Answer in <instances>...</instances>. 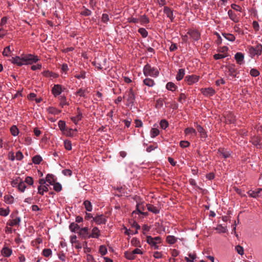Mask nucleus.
I'll list each match as a JSON object with an SVG mask.
<instances>
[{
    "label": "nucleus",
    "instance_id": "412c9836",
    "mask_svg": "<svg viewBox=\"0 0 262 262\" xmlns=\"http://www.w3.org/2000/svg\"><path fill=\"white\" fill-rule=\"evenodd\" d=\"M21 219L20 217H17L16 219L12 220H9L7 222V225L10 226H14L16 225H19Z\"/></svg>",
    "mask_w": 262,
    "mask_h": 262
},
{
    "label": "nucleus",
    "instance_id": "2eb2a0df",
    "mask_svg": "<svg viewBox=\"0 0 262 262\" xmlns=\"http://www.w3.org/2000/svg\"><path fill=\"white\" fill-rule=\"evenodd\" d=\"M164 13L166 15L167 17L169 18L171 22L173 21L174 17L173 11L168 7H164L163 9Z\"/></svg>",
    "mask_w": 262,
    "mask_h": 262
},
{
    "label": "nucleus",
    "instance_id": "13d9d810",
    "mask_svg": "<svg viewBox=\"0 0 262 262\" xmlns=\"http://www.w3.org/2000/svg\"><path fill=\"white\" fill-rule=\"evenodd\" d=\"M99 252L102 255H104L107 253V249L105 246L101 245L99 247Z\"/></svg>",
    "mask_w": 262,
    "mask_h": 262
},
{
    "label": "nucleus",
    "instance_id": "603ef678",
    "mask_svg": "<svg viewBox=\"0 0 262 262\" xmlns=\"http://www.w3.org/2000/svg\"><path fill=\"white\" fill-rule=\"evenodd\" d=\"M80 13L82 15L88 16L91 15L92 12L89 9L87 8H84L82 11H81Z\"/></svg>",
    "mask_w": 262,
    "mask_h": 262
},
{
    "label": "nucleus",
    "instance_id": "f257e3e1",
    "mask_svg": "<svg viewBox=\"0 0 262 262\" xmlns=\"http://www.w3.org/2000/svg\"><path fill=\"white\" fill-rule=\"evenodd\" d=\"M143 74L145 76L157 77L159 75V72L156 68L152 67L147 63L144 67Z\"/></svg>",
    "mask_w": 262,
    "mask_h": 262
},
{
    "label": "nucleus",
    "instance_id": "f03ea898",
    "mask_svg": "<svg viewBox=\"0 0 262 262\" xmlns=\"http://www.w3.org/2000/svg\"><path fill=\"white\" fill-rule=\"evenodd\" d=\"M248 53L250 56L253 58L255 55H259L262 52V45L258 44L255 47L250 46L248 48Z\"/></svg>",
    "mask_w": 262,
    "mask_h": 262
},
{
    "label": "nucleus",
    "instance_id": "de8ad7c7",
    "mask_svg": "<svg viewBox=\"0 0 262 262\" xmlns=\"http://www.w3.org/2000/svg\"><path fill=\"white\" fill-rule=\"evenodd\" d=\"M26 188V185L24 182L21 181L19 182V184H18V189L19 191L21 192H24Z\"/></svg>",
    "mask_w": 262,
    "mask_h": 262
},
{
    "label": "nucleus",
    "instance_id": "5701e85b",
    "mask_svg": "<svg viewBox=\"0 0 262 262\" xmlns=\"http://www.w3.org/2000/svg\"><path fill=\"white\" fill-rule=\"evenodd\" d=\"M185 74V71L184 69H180L179 70L177 75L176 78L178 81L181 80L184 77Z\"/></svg>",
    "mask_w": 262,
    "mask_h": 262
},
{
    "label": "nucleus",
    "instance_id": "49530a36",
    "mask_svg": "<svg viewBox=\"0 0 262 262\" xmlns=\"http://www.w3.org/2000/svg\"><path fill=\"white\" fill-rule=\"evenodd\" d=\"M10 131L12 135L14 136H16L18 134V129L15 125H13L11 128Z\"/></svg>",
    "mask_w": 262,
    "mask_h": 262
},
{
    "label": "nucleus",
    "instance_id": "3c124183",
    "mask_svg": "<svg viewBox=\"0 0 262 262\" xmlns=\"http://www.w3.org/2000/svg\"><path fill=\"white\" fill-rule=\"evenodd\" d=\"M42 254L44 256L48 257L52 254V250L50 249H45L42 251Z\"/></svg>",
    "mask_w": 262,
    "mask_h": 262
},
{
    "label": "nucleus",
    "instance_id": "4468645a",
    "mask_svg": "<svg viewBox=\"0 0 262 262\" xmlns=\"http://www.w3.org/2000/svg\"><path fill=\"white\" fill-rule=\"evenodd\" d=\"M187 33L194 40H198L200 39V34L196 30H190L188 31Z\"/></svg>",
    "mask_w": 262,
    "mask_h": 262
},
{
    "label": "nucleus",
    "instance_id": "864d4df0",
    "mask_svg": "<svg viewBox=\"0 0 262 262\" xmlns=\"http://www.w3.org/2000/svg\"><path fill=\"white\" fill-rule=\"evenodd\" d=\"M131 244L133 246H136V247H141L139 241L135 237H134L132 238V239L131 240Z\"/></svg>",
    "mask_w": 262,
    "mask_h": 262
},
{
    "label": "nucleus",
    "instance_id": "1a4fd4ad",
    "mask_svg": "<svg viewBox=\"0 0 262 262\" xmlns=\"http://www.w3.org/2000/svg\"><path fill=\"white\" fill-rule=\"evenodd\" d=\"M10 61L12 63L17 64L18 66L24 65V56L21 58L19 56L12 57V58L10 59Z\"/></svg>",
    "mask_w": 262,
    "mask_h": 262
},
{
    "label": "nucleus",
    "instance_id": "c756f323",
    "mask_svg": "<svg viewBox=\"0 0 262 262\" xmlns=\"http://www.w3.org/2000/svg\"><path fill=\"white\" fill-rule=\"evenodd\" d=\"M139 22L141 23L142 25H145L149 22V20L148 18L146 17V15H144L141 16L139 18Z\"/></svg>",
    "mask_w": 262,
    "mask_h": 262
},
{
    "label": "nucleus",
    "instance_id": "09e8293b",
    "mask_svg": "<svg viewBox=\"0 0 262 262\" xmlns=\"http://www.w3.org/2000/svg\"><path fill=\"white\" fill-rule=\"evenodd\" d=\"M160 125L162 129H165L168 126V122L165 119H162L160 121Z\"/></svg>",
    "mask_w": 262,
    "mask_h": 262
},
{
    "label": "nucleus",
    "instance_id": "ddd939ff",
    "mask_svg": "<svg viewBox=\"0 0 262 262\" xmlns=\"http://www.w3.org/2000/svg\"><path fill=\"white\" fill-rule=\"evenodd\" d=\"M201 92L205 96H213L215 93V90L212 88L202 89Z\"/></svg>",
    "mask_w": 262,
    "mask_h": 262
},
{
    "label": "nucleus",
    "instance_id": "f3484780",
    "mask_svg": "<svg viewBox=\"0 0 262 262\" xmlns=\"http://www.w3.org/2000/svg\"><path fill=\"white\" fill-rule=\"evenodd\" d=\"M218 154L220 156H222L225 159L229 158L231 155V152L224 148H220L218 150Z\"/></svg>",
    "mask_w": 262,
    "mask_h": 262
},
{
    "label": "nucleus",
    "instance_id": "79ce46f5",
    "mask_svg": "<svg viewBox=\"0 0 262 262\" xmlns=\"http://www.w3.org/2000/svg\"><path fill=\"white\" fill-rule=\"evenodd\" d=\"M159 134V130L157 128H152L150 130V136L152 138H155Z\"/></svg>",
    "mask_w": 262,
    "mask_h": 262
},
{
    "label": "nucleus",
    "instance_id": "680f3d73",
    "mask_svg": "<svg viewBox=\"0 0 262 262\" xmlns=\"http://www.w3.org/2000/svg\"><path fill=\"white\" fill-rule=\"evenodd\" d=\"M24 182L30 185H32L33 184V179L32 177L28 176L26 178Z\"/></svg>",
    "mask_w": 262,
    "mask_h": 262
},
{
    "label": "nucleus",
    "instance_id": "393cba45",
    "mask_svg": "<svg viewBox=\"0 0 262 262\" xmlns=\"http://www.w3.org/2000/svg\"><path fill=\"white\" fill-rule=\"evenodd\" d=\"M244 56L242 53H236L235 55V59L237 63L239 64H242L244 60Z\"/></svg>",
    "mask_w": 262,
    "mask_h": 262
},
{
    "label": "nucleus",
    "instance_id": "20e7f679",
    "mask_svg": "<svg viewBox=\"0 0 262 262\" xmlns=\"http://www.w3.org/2000/svg\"><path fill=\"white\" fill-rule=\"evenodd\" d=\"M39 60L37 56L31 54H28L24 55V64H32L37 62Z\"/></svg>",
    "mask_w": 262,
    "mask_h": 262
},
{
    "label": "nucleus",
    "instance_id": "0eeeda50",
    "mask_svg": "<svg viewBox=\"0 0 262 262\" xmlns=\"http://www.w3.org/2000/svg\"><path fill=\"white\" fill-rule=\"evenodd\" d=\"M62 87L60 84H55L52 89V93L55 97L59 95L62 92Z\"/></svg>",
    "mask_w": 262,
    "mask_h": 262
},
{
    "label": "nucleus",
    "instance_id": "aec40b11",
    "mask_svg": "<svg viewBox=\"0 0 262 262\" xmlns=\"http://www.w3.org/2000/svg\"><path fill=\"white\" fill-rule=\"evenodd\" d=\"M147 210L155 214H158L160 212V209L154 206L152 204H148L146 205Z\"/></svg>",
    "mask_w": 262,
    "mask_h": 262
},
{
    "label": "nucleus",
    "instance_id": "2f4dec72",
    "mask_svg": "<svg viewBox=\"0 0 262 262\" xmlns=\"http://www.w3.org/2000/svg\"><path fill=\"white\" fill-rule=\"evenodd\" d=\"M140 207V205L139 204H137V206H136V210L133 212L132 214L133 215L134 214H138V213H139V214H142L143 215H145V216L147 215L148 213L147 212H144L142 211H141Z\"/></svg>",
    "mask_w": 262,
    "mask_h": 262
},
{
    "label": "nucleus",
    "instance_id": "c9c22d12",
    "mask_svg": "<svg viewBox=\"0 0 262 262\" xmlns=\"http://www.w3.org/2000/svg\"><path fill=\"white\" fill-rule=\"evenodd\" d=\"M83 205L85 207L86 210L88 211H91L92 210V205L91 203L88 201L86 200L83 202Z\"/></svg>",
    "mask_w": 262,
    "mask_h": 262
},
{
    "label": "nucleus",
    "instance_id": "cd10ccee",
    "mask_svg": "<svg viewBox=\"0 0 262 262\" xmlns=\"http://www.w3.org/2000/svg\"><path fill=\"white\" fill-rule=\"evenodd\" d=\"M2 254L5 257H9L12 254V250L7 247H4L2 250Z\"/></svg>",
    "mask_w": 262,
    "mask_h": 262
},
{
    "label": "nucleus",
    "instance_id": "774afa93",
    "mask_svg": "<svg viewBox=\"0 0 262 262\" xmlns=\"http://www.w3.org/2000/svg\"><path fill=\"white\" fill-rule=\"evenodd\" d=\"M11 50L9 46L6 47L3 52V55L4 56H8L9 54L10 53Z\"/></svg>",
    "mask_w": 262,
    "mask_h": 262
},
{
    "label": "nucleus",
    "instance_id": "6ab92c4d",
    "mask_svg": "<svg viewBox=\"0 0 262 262\" xmlns=\"http://www.w3.org/2000/svg\"><path fill=\"white\" fill-rule=\"evenodd\" d=\"M147 243L152 246L155 249H158L159 246L157 243L154 241L153 237L151 236H147L146 237Z\"/></svg>",
    "mask_w": 262,
    "mask_h": 262
},
{
    "label": "nucleus",
    "instance_id": "8fccbe9b",
    "mask_svg": "<svg viewBox=\"0 0 262 262\" xmlns=\"http://www.w3.org/2000/svg\"><path fill=\"white\" fill-rule=\"evenodd\" d=\"M64 147L67 150H70L72 149V143L69 140H65L64 141Z\"/></svg>",
    "mask_w": 262,
    "mask_h": 262
},
{
    "label": "nucleus",
    "instance_id": "37998d69",
    "mask_svg": "<svg viewBox=\"0 0 262 262\" xmlns=\"http://www.w3.org/2000/svg\"><path fill=\"white\" fill-rule=\"evenodd\" d=\"M58 126L60 129L63 132L66 130V122L64 121L60 120L58 122Z\"/></svg>",
    "mask_w": 262,
    "mask_h": 262
},
{
    "label": "nucleus",
    "instance_id": "bf43d9fd",
    "mask_svg": "<svg viewBox=\"0 0 262 262\" xmlns=\"http://www.w3.org/2000/svg\"><path fill=\"white\" fill-rule=\"evenodd\" d=\"M60 100V105L62 107L65 105H69V104L67 102L66 98L64 96H61Z\"/></svg>",
    "mask_w": 262,
    "mask_h": 262
},
{
    "label": "nucleus",
    "instance_id": "f8f14e48",
    "mask_svg": "<svg viewBox=\"0 0 262 262\" xmlns=\"http://www.w3.org/2000/svg\"><path fill=\"white\" fill-rule=\"evenodd\" d=\"M82 118V113L79 107L77 108V115L75 117L71 118V120L75 123L77 124L78 122L81 120Z\"/></svg>",
    "mask_w": 262,
    "mask_h": 262
},
{
    "label": "nucleus",
    "instance_id": "69168bd1",
    "mask_svg": "<svg viewBox=\"0 0 262 262\" xmlns=\"http://www.w3.org/2000/svg\"><path fill=\"white\" fill-rule=\"evenodd\" d=\"M180 145L183 148H185L190 145V143L187 141H181L180 143Z\"/></svg>",
    "mask_w": 262,
    "mask_h": 262
},
{
    "label": "nucleus",
    "instance_id": "f704fd0d",
    "mask_svg": "<svg viewBox=\"0 0 262 262\" xmlns=\"http://www.w3.org/2000/svg\"><path fill=\"white\" fill-rule=\"evenodd\" d=\"M166 242L169 244H173L177 242V238L173 235H168L166 237Z\"/></svg>",
    "mask_w": 262,
    "mask_h": 262
},
{
    "label": "nucleus",
    "instance_id": "e2e57ef3",
    "mask_svg": "<svg viewBox=\"0 0 262 262\" xmlns=\"http://www.w3.org/2000/svg\"><path fill=\"white\" fill-rule=\"evenodd\" d=\"M235 250L239 254L242 255L244 254V249L242 246L239 245L236 246L235 247Z\"/></svg>",
    "mask_w": 262,
    "mask_h": 262
},
{
    "label": "nucleus",
    "instance_id": "a878e982",
    "mask_svg": "<svg viewBox=\"0 0 262 262\" xmlns=\"http://www.w3.org/2000/svg\"><path fill=\"white\" fill-rule=\"evenodd\" d=\"M143 82L144 85L148 87H152L155 85V83L154 80L149 78H146L143 80Z\"/></svg>",
    "mask_w": 262,
    "mask_h": 262
},
{
    "label": "nucleus",
    "instance_id": "5fc2aeb1",
    "mask_svg": "<svg viewBox=\"0 0 262 262\" xmlns=\"http://www.w3.org/2000/svg\"><path fill=\"white\" fill-rule=\"evenodd\" d=\"M9 209H5L3 208H0V215L2 216H7L9 213Z\"/></svg>",
    "mask_w": 262,
    "mask_h": 262
},
{
    "label": "nucleus",
    "instance_id": "0e129e2a",
    "mask_svg": "<svg viewBox=\"0 0 262 262\" xmlns=\"http://www.w3.org/2000/svg\"><path fill=\"white\" fill-rule=\"evenodd\" d=\"M24 158V156L23 153L20 151H18L15 156V158L17 160L20 161L21 160Z\"/></svg>",
    "mask_w": 262,
    "mask_h": 262
},
{
    "label": "nucleus",
    "instance_id": "338daca9",
    "mask_svg": "<svg viewBox=\"0 0 262 262\" xmlns=\"http://www.w3.org/2000/svg\"><path fill=\"white\" fill-rule=\"evenodd\" d=\"M186 99V96L185 95V94L184 93H181L180 94V96L178 98V101L180 102V103H183V101H185Z\"/></svg>",
    "mask_w": 262,
    "mask_h": 262
},
{
    "label": "nucleus",
    "instance_id": "39448f33",
    "mask_svg": "<svg viewBox=\"0 0 262 262\" xmlns=\"http://www.w3.org/2000/svg\"><path fill=\"white\" fill-rule=\"evenodd\" d=\"M200 79V76L196 75H187L185 77V81L188 85H192L197 82Z\"/></svg>",
    "mask_w": 262,
    "mask_h": 262
},
{
    "label": "nucleus",
    "instance_id": "c03bdc74",
    "mask_svg": "<svg viewBox=\"0 0 262 262\" xmlns=\"http://www.w3.org/2000/svg\"><path fill=\"white\" fill-rule=\"evenodd\" d=\"M138 32L144 38H145L148 36V32L143 28H139L138 30Z\"/></svg>",
    "mask_w": 262,
    "mask_h": 262
},
{
    "label": "nucleus",
    "instance_id": "ea45409f",
    "mask_svg": "<svg viewBox=\"0 0 262 262\" xmlns=\"http://www.w3.org/2000/svg\"><path fill=\"white\" fill-rule=\"evenodd\" d=\"M42 158L39 155H36L32 158V162L35 164H39L42 161Z\"/></svg>",
    "mask_w": 262,
    "mask_h": 262
},
{
    "label": "nucleus",
    "instance_id": "c85d7f7f",
    "mask_svg": "<svg viewBox=\"0 0 262 262\" xmlns=\"http://www.w3.org/2000/svg\"><path fill=\"white\" fill-rule=\"evenodd\" d=\"M124 256L129 260H133L136 258V255L132 251H126L124 252Z\"/></svg>",
    "mask_w": 262,
    "mask_h": 262
},
{
    "label": "nucleus",
    "instance_id": "4be33fe9",
    "mask_svg": "<svg viewBox=\"0 0 262 262\" xmlns=\"http://www.w3.org/2000/svg\"><path fill=\"white\" fill-rule=\"evenodd\" d=\"M228 14L229 18L233 20L235 23H237L239 21L238 17L237 16L236 14L234 13L232 10H229L228 11Z\"/></svg>",
    "mask_w": 262,
    "mask_h": 262
},
{
    "label": "nucleus",
    "instance_id": "6e6552de",
    "mask_svg": "<svg viewBox=\"0 0 262 262\" xmlns=\"http://www.w3.org/2000/svg\"><path fill=\"white\" fill-rule=\"evenodd\" d=\"M93 221L95 222L97 224H105L106 222V220L105 216L101 214L98 215L93 217Z\"/></svg>",
    "mask_w": 262,
    "mask_h": 262
},
{
    "label": "nucleus",
    "instance_id": "72a5a7b5",
    "mask_svg": "<svg viewBox=\"0 0 262 262\" xmlns=\"http://www.w3.org/2000/svg\"><path fill=\"white\" fill-rule=\"evenodd\" d=\"M69 228L72 232H76L80 229L79 225L75 223H72L69 226Z\"/></svg>",
    "mask_w": 262,
    "mask_h": 262
},
{
    "label": "nucleus",
    "instance_id": "473e14b6",
    "mask_svg": "<svg viewBox=\"0 0 262 262\" xmlns=\"http://www.w3.org/2000/svg\"><path fill=\"white\" fill-rule=\"evenodd\" d=\"M222 35L226 39L229 41H233L235 39V36L232 34L224 33H223Z\"/></svg>",
    "mask_w": 262,
    "mask_h": 262
},
{
    "label": "nucleus",
    "instance_id": "a211bd4d",
    "mask_svg": "<svg viewBox=\"0 0 262 262\" xmlns=\"http://www.w3.org/2000/svg\"><path fill=\"white\" fill-rule=\"evenodd\" d=\"M100 235V231L97 227H95L92 230V233L90 234V238H98Z\"/></svg>",
    "mask_w": 262,
    "mask_h": 262
},
{
    "label": "nucleus",
    "instance_id": "4d7b16f0",
    "mask_svg": "<svg viewBox=\"0 0 262 262\" xmlns=\"http://www.w3.org/2000/svg\"><path fill=\"white\" fill-rule=\"evenodd\" d=\"M75 77L77 79H84L85 78V72L83 71H81L79 74H76Z\"/></svg>",
    "mask_w": 262,
    "mask_h": 262
},
{
    "label": "nucleus",
    "instance_id": "e433bc0d",
    "mask_svg": "<svg viewBox=\"0 0 262 262\" xmlns=\"http://www.w3.org/2000/svg\"><path fill=\"white\" fill-rule=\"evenodd\" d=\"M86 92V90L80 89L76 92V93L75 94H76V95L79 96L80 97H82L83 98H86V96L85 95Z\"/></svg>",
    "mask_w": 262,
    "mask_h": 262
},
{
    "label": "nucleus",
    "instance_id": "7ed1b4c3",
    "mask_svg": "<svg viewBox=\"0 0 262 262\" xmlns=\"http://www.w3.org/2000/svg\"><path fill=\"white\" fill-rule=\"evenodd\" d=\"M123 98H125L127 101V105H133L136 99V95L132 88H130Z\"/></svg>",
    "mask_w": 262,
    "mask_h": 262
},
{
    "label": "nucleus",
    "instance_id": "58836bf2",
    "mask_svg": "<svg viewBox=\"0 0 262 262\" xmlns=\"http://www.w3.org/2000/svg\"><path fill=\"white\" fill-rule=\"evenodd\" d=\"M166 88L169 91H174L176 90L177 86L173 82H169L167 83Z\"/></svg>",
    "mask_w": 262,
    "mask_h": 262
},
{
    "label": "nucleus",
    "instance_id": "4c0bfd02",
    "mask_svg": "<svg viewBox=\"0 0 262 262\" xmlns=\"http://www.w3.org/2000/svg\"><path fill=\"white\" fill-rule=\"evenodd\" d=\"M47 111L49 113L52 114H58L61 112V111L58 110L55 107H50L47 109Z\"/></svg>",
    "mask_w": 262,
    "mask_h": 262
},
{
    "label": "nucleus",
    "instance_id": "dca6fc26",
    "mask_svg": "<svg viewBox=\"0 0 262 262\" xmlns=\"http://www.w3.org/2000/svg\"><path fill=\"white\" fill-rule=\"evenodd\" d=\"M227 69L228 70V72L229 73V76L232 77L233 78H235L236 76V69L235 68L234 64H230L228 65L227 67Z\"/></svg>",
    "mask_w": 262,
    "mask_h": 262
},
{
    "label": "nucleus",
    "instance_id": "b1692460",
    "mask_svg": "<svg viewBox=\"0 0 262 262\" xmlns=\"http://www.w3.org/2000/svg\"><path fill=\"white\" fill-rule=\"evenodd\" d=\"M184 133L186 135H191L193 136H196L197 135L196 131L192 127H187L185 128Z\"/></svg>",
    "mask_w": 262,
    "mask_h": 262
},
{
    "label": "nucleus",
    "instance_id": "6e6d98bb",
    "mask_svg": "<svg viewBox=\"0 0 262 262\" xmlns=\"http://www.w3.org/2000/svg\"><path fill=\"white\" fill-rule=\"evenodd\" d=\"M250 75L253 77H257L259 75V72L255 69H252L250 72Z\"/></svg>",
    "mask_w": 262,
    "mask_h": 262
},
{
    "label": "nucleus",
    "instance_id": "a19ab883",
    "mask_svg": "<svg viewBox=\"0 0 262 262\" xmlns=\"http://www.w3.org/2000/svg\"><path fill=\"white\" fill-rule=\"evenodd\" d=\"M52 185H53L54 190L57 192H59L62 189L61 185L59 183L55 182Z\"/></svg>",
    "mask_w": 262,
    "mask_h": 262
},
{
    "label": "nucleus",
    "instance_id": "423d86ee",
    "mask_svg": "<svg viewBox=\"0 0 262 262\" xmlns=\"http://www.w3.org/2000/svg\"><path fill=\"white\" fill-rule=\"evenodd\" d=\"M247 193L251 198L261 197L262 196V188H257L255 190H250L247 192Z\"/></svg>",
    "mask_w": 262,
    "mask_h": 262
},
{
    "label": "nucleus",
    "instance_id": "bb28decb",
    "mask_svg": "<svg viewBox=\"0 0 262 262\" xmlns=\"http://www.w3.org/2000/svg\"><path fill=\"white\" fill-rule=\"evenodd\" d=\"M48 186L49 185L47 184L46 185H43V186H39L38 187V192L39 194L41 195H43L44 192H47L48 189Z\"/></svg>",
    "mask_w": 262,
    "mask_h": 262
},
{
    "label": "nucleus",
    "instance_id": "9d476101",
    "mask_svg": "<svg viewBox=\"0 0 262 262\" xmlns=\"http://www.w3.org/2000/svg\"><path fill=\"white\" fill-rule=\"evenodd\" d=\"M196 129L198 132L200 133V138L205 140L207 137H208L207 134L205 130L200 125L197 124L196 125Z\"/></svg>",
    "mask_w": 262,
    "mask_h": 262
},
{
    "label": "nucleus",
    "instance_id": "a18cd8bd",
    "mask_svg": "<svg viewBox=\"0 0 262 262\" xmlns=\"http://www.w3.org/2000/svg\"><path fill=\"white\" fill-rule=\"evenodd\" d=\"M5 202L8 204H12L13 203L14 198L10 195H5L4 197Z\"/></svg>",
    "mask_w": 262,
    "mask_h": 262
},
{
    "label": "nucleus",
    "instance_id": "052dcab7",
    "mask_svg": "<svg viewBox=\"0 0 262 262\" xmlns=\"http://www.w3.org/2000/svg\"><path fill=\"white\" fill-rule=\"evenodd\" d=\"M227 55L225 54H216L214 55L213 57L215 59L217 60L219 59H222L225 58L227 57Z\"/></svg>",
    "mask_w": 262,
    "mask_h": 262
},
{
    "label": "nucleus",
    "instance_id": "9b49d317",
    "mask_svg": "<svg viewBox=\"0 0 262 262\" xmlns=\"http://www.w3.org/2000/svg\"><path fill=\"white\" fill-rule=\"evenodd\" d=\"M79 234L84 239L90 238V233H89V228L83 227L79 229Z\"/></svg>",
    "mask_w": 262,
    "mask_h": 262
},
{
    "label": "nucleus",
    "instance_id": "7c9ffc66",
    "mask_svg": "<svg viewBox=\"0 0 262 262\" xmlns=\"http://www.w3.org/2000/svg\"><path fill=\"white\" fill-rule=\"evenodd\" d=\"M46 179L47 182L51 185H53V183L55 181V180L54 179V176L52 174H48L46 176Z\"/></svg>",
    "mask_w": 262,
    "mask_h": 262
}]
</instances>
